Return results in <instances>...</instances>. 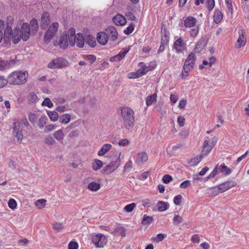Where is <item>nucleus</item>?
Wrapping results in <instances>:
<instances>
[{
	"instance_id": "1",
	"label": "nucleus",
	"mask_w": 249,
	"mask_h": 249,
	"mask_svg": "<svg viewBox=\"0 0 249 249\" xmlns=\"http://www.w3.org/2000/svg\"><path fill=\"white\" fill-rule=\"evenodd\" d=\"M28 76L27 71H16L9 74L7 80L10 85H21L25 83Z\"/></svg>"
},
{
	"instance_id": "2",
	"label": "nucleus",
	"mask_w": 249,
	"mask_h": 249,
	"mask_svg": "<svg viewBox=\"0 0 249 249\" xmlns=\"http://www.w3.org/2000/svg\"><path fill=\"white\" fill-rule=\"evenodd\" d=\"M121 114L123 117L124 127L128 130L131 129L134 126L135 122L134 111L130 107H122Z\"/></svg>"
},
{
	"instance_id": "3",
	"label": "nucleus",
	"mask_w": 249,
	"mask_h": 249,
	"mask_svg": "<svg viewBox=\"0 0 249 249\" xmlns=\"http://www.w3.org/2000/svg\"><path fill=\"white\" fill-rule=\"evenodd\" d=\"M69 62L63 57L52 59L48 64V68L52 69H60L68 66Z\"/></svg>"
},
{
	"instance_id": "4",
	"label": "nucleus",
	"mask_w": 249,
	"mask_h": 249,
	"mask_svg": "<svg viewBox=\"0 0 249 249\" xmlns=\"http://www.w3.org/2000/svg\"><path fill=\"white\" fill-rule=\"evenodd\" d=\"M120 164V159L118 158L114 161H112L109 164L102 170V173L108 175L115 171Z\"/></svg>"
},
{
	"instance_id": "5",
	"label": "nucleus",
	"mask_w": 249,
	"mask_h": 249,
	"mask_svg": "<svg viewBox=\"0 0 249 249\" xmlns=\"http://www.w3.org/2000/svg\"><path fill=\"white\" fill-rule=\"evenodd\" d=\"M92 241L96 247L103 248L107 243V240L104 234L98 233L92 236Z\"/></svg>"
},
{
	"instance_id": "6",
	"label": "nucleus",
	"mask_w": 249,
	"mask_h": 249,
	"mask_svg": "<svg viewBox=\"0 0 249 249\" xmlns=\"http://www.w3.org/2000/svg\"><path fill=\"white\" fill-rule=\"evenodd\" d=\"M238 33L239 34V36L235 44V48L237 49L240 48L242 46H244L247 42V39L245 36L246 32L245 30L243 29H239L238 30Z\"/></svg>"
},
{
	"instance_id": "7",
	"label": "nucleus",
	"mask_w": 249,
	"mask_h": 249,
	"mask_svg": "<svg viewBox=\"0 0 249 249\" xmlns=\"http://www.w3.org/2000/svg\"><path fill=\"white\" fill-rule=\"evenodd\" d=\"M53 44L55 46H59L61 48L66 49L68 46V36L66 34H62L59 40H54Z\"/></svg>"
},
{
	"instance_id": "8",
	"label": "nucleus",
	"mask_w": 249,
	"mask_h": 249,
	"mask_svg": "<svg viewBox=\"0 0 249 249\" xmlns=\"http://www.w3.org/2000/svg\"><path fill=\"white\" fill-rule=\"evenodd\" d=\"M106 32L107 34L108 39L112 41L116 40L118 34L115 27L113 26H108L106 30Z\"/></svg>"
},
{
	"instance_id": "9",
	"label": "nucleus",
	"mask_w": 249,
	"mask_h": 249,
	"mask_svg": "<svg viewBox=\"0 0 249 249\" xmlns=\"http://www.w3.org/2000/svg\"><path fill=\"white\" fill-rule=\"evenodd\" d=\"M236 183L233 181H228L219 184L218 186V193H223L228 189L235 186Z\"/></svg>"
},
{
	"instance_id": "10",
	"label": "nucleus",
	"mask_w": 249,
	"mask_h": 249,
	"mask_svg": "<svg viewBox=\"0 0 249 249\" xmlns=\"http://www.w3.org/2000/svg\"><path fill=\"white\" fill-rule=\"evenodd\" d=\"M31 28L30 25L27 23H23L21 26L22 39L23 41H27L30 36Z\"/></svg>"
},
{
	"instance_id": "11",
	"label": "nucleus",
	"mask_w": 249,
	"mask_h": 249,
	"mask_svg": "<svg viewBox=\"0 0 249 249\" xmlns=\"http://www.w3.org/2000/svg\"><path fill=\"white\" fill-rule=\"evenodd\" d=\"M196 59L195 54L193 53H191L185 60L184 66L187 68L193 69L194 67Z\"/></svg>"
},
{
	"instance_id": "12",
	"label": "nucleus",
	"mask_w": 249,
	"mask_h": 249,
	"mask_svg": "<svg viewBox=\"0 0 249 249\" xmlns=\"http://www.w3.org/2000/svg\"><path fill=\"white\" fill-rule=\"evenodd\" d=\"M49 14L47 12H44L41 16L40 27L42 29H46L50 23Z\"/></svg>"
},
{
	"instance_id": "13",
	"label": "nucleus",
	"mask_w": 249,
	"mask_h": 249,
	"mask_svg": "<svg viewBox=\"0 0 249 249\" xmlns=\"http://www.w3.org/2000/svg\"><path fill=\"white\" fill-rule=\"evenodd\" d=\"M129 51V48H123L117 55L111 57L110 59V61L111 62H117L121 61L124 57L125 55Z\"/></svg>"
},
{
	"instance_id": "14",
	"label": "nucleus",
	"mask_w": 249,
	"mask_h": 249,
	"mask_svg": "<svg viewBox=\"0 0 249 249\" xmlns=\"http://www.w3.org/2000/svg\"><path fill=\"white\" fill-rule=\"evenodd\" d=\"M213 144L212 145L209 144V141L208 140H205L203 144V149L201 151V155L204 157L208 155V154L212 150Z\"/></svg>"
},
{
	"instance_id": "15",
	"label": "nucleus",
	"mask_w": 249,
	"mask_h": 249,
	"mask_svg": "<svg viewBox=\"0 0 249 249\" xmlns=\"http://www.w3.org/2000/svg\"><path fill=\"white\" fill-rule=\"evenodd\" d=\"M12 38L14 44H17L19 41L22 38L21 32L19 28H16L14 29Z\"/></svg>"
},
{
	"instance_id": "16",
	"label": "nucleus",
	"mask_w": 249,
	"mask_h": 249,
	"mask_svg": "<svg viewBox=\"0 0 249 249\" xmlns=\"http://www.w3.org/2000/svg\"><path fill=\"white\" fill-rule=\"evenodd\" d=\"M97 40L101 45H106L108 40V36L106 32H101L97 34Z\"/></svg>"
},
{
	"instance_id": "17",
	"label": "nucleus",
	"mask_w": 249,
	"mask_h": 249,
	"mask_svg": "<svg viewBox=\"0 0 249 249\" xmlns=\"http://www.w3.org/2000/svg\"><path fill=\"white\" fill-rule=\"evenodd\" d=\"M16 62L17 61L16 60L0 61V70H3L9 68L14 65L16 63Z\"/></svg>"
},
{
	"instance_id": "18",
	"label": "nucleus",
	"mask_w": 249,
	"mask_h": 249,
	"mask_svg": "<svg viewBox=\"0 0 249 249\" xmlns=\"http://www.w3.org/2000/svg\"><path fill=\"white\" fill-rule=\"evenodd\" d=\"M113 22L117 25H124L126 23V19L122 15L117 14L112 18Z\"/></svg>"
},
{
	"instance_id": "19",
	"label": "nucleus",
	"mask_w": 249,
	"mask_h": 249,
	"mask_svg": "<svg viewBox=\"0 0 249 249\" xmlns=\"http://www.w3.org/2000/svg\"><path fill=\"white\" fill-rule=\"evenodd\" d=\"M185 46L186 43L181 37L177 39L174 44V48L178 52L181 51V50L179 48H184L185 47Z\"/></svg>"
},
{
	"instance_id": "20",
	"label": "nucleus",
	"mask_w": 249,
	"mask_h": 249,
	"mask_svg": "<svg viewBox=\"0 0 249 249\" xmlns=\"http://www.w3.org/2000/svg\"><path fill=\"white\" fill-rule=\"evenodd\" d=\"M196 19L193 17H188L184 20V26L186 27L191 28L196 25Z\"/></svg>"
},
{
	"instance_id": "21",
	"label": "nucleus",
	"mask_w": 249,
	"mask_h": 249,
	"mask_svg": "<svg viewBox=\"0 0 249 249\" xmlns=\"http://www.w3.org/2000/svg\"><path fill=\"white\" fill-rule=\"evenodd\" d=\"M148 160V156L145 152H141L138 154V157L136 160V162L139 164L141 165L143 162H145Z\"/></svg>"
},
{
	"instance_id": "22",
	"label": "nucleus",
	"mask_w": 249,
	"mask_h": 249,
	"mask_svg": "<svg viewBox=\"0 0 249 249\" xmlns=\"http://www.w3.org/2000/svg\"><path fill=\"white\" fill-rule=\"evenodd\" d=\"M168 39L169 38L167 35L165 34L164 37H162L161 39L160 45L158 51V53L163 52L164 51L165 47L167 46V43L168 42Z\"/></svg>"
},
{
	"instance_id": "23",
	"label": "nucleus",
	"mask_w": 249,
	"mask_h": 249,
	"mask_svg": "<svg viewBox=\"0 0 249 249\" xmlns=\"http://www.w3.org/2000/svg\"><path fill=\"white\" fill-rule=\"evenodd\" d=\"M112 145L110 144L106 143L104 144L98 152V155L100 156H103L110 149Z\"/></svg>"
},
{
	"instance_id": "24",
	"label": "nucleus",
	"mask_w": 249,
	"mask_h": 249,
	"mask_svg": "<svg viewBox=\"0 0 249 249\" xmlns=\"http://www.w3.org/2000/svg\"><path fill=\"white\" fill-rule=\"evenodd\" d=\"M85 38L83 37L82 34L78 33L76 35L75 44L79 48H83L84 45Z\"/></svg>"
},
{
	"instance_id": "25",
	"label": "nucleus",
	"mask_w": 249,
	"mask_h": 249,
	"mask_svg": "<svg viewBox=\"0 0 249 249\" xmlns=\"http://www.w3.org/2000/svg\"><path fill=\"white\" fill-rule=\"evenodd\" d=\"M85 42L91 47H94L96 45V42L94 37L91 35H88L85 38Z\"/></svg>"
},
{
	"instance_id": "26",
	"label": "nucleus",
	"mask_w": 249,
	"mask_h": 249,
	"mask_svg": "<svg viewBox=\"0 0 249 249\" xmlns=\"http://www.w3.org/2000/svg\"><path fill=\"white\" fill-rule=\"evenodd\" d=\"M158 206V211L160 212H164L168 209L169 207V204L167 202L163 201H158L157 204Z\"/></svg>"
},
{
	"instance_id": "27",
	"label": "nucleus",
	"mask_w": 249,
	"mask_h": 249,
	"mask_svg": "<svg viewBox=\"0 0 249 249\" xmlns=\"http://www.w3.org/2000/svg\"><path fill=\"white\" fill-rule=\"evenodd\" d=\"M203 158V157L201 156V155L197 156L190 160L188 162V164L191 166H196L201 161Z\"/></svg>"
},
{
	"instance_id": "28",
	"label": "nucleus",
	"mask_w": 249,
	"mask_h": 249,
	"mask_svg": "<svg viewBox=\"0 0 249 249\" xmlns=\"http://www.w3.org/2000/svg\"><path fill=\"white\" fill-rule=\"evenodd\" d=\"M223 18V14L221 11L218 10H215L213 20L215 23H219Z\"/></svg>"
},
{
	"instance_id": "29",
	"label": "nucleus",
	"mask_w": 249,
	"mask_h": 249,
	"mask_svg": "<svg viewBox=\"0 0 249 249\" xmlns=\"http://www.w3.org/2000/svg\"><path fill=\"white\" fill-rule=\"evenodd\" d=\"M29 25L30 26H31L32 32L36 33L38 29L37 20L35 18H32L30 21Z\"/></svg>"
},
{
	"instance_id": "30",
	"label": "nucleus",
	"mask_w": 249,
	"mask_h": 249,
	"mask_svg": "<svg viewBox=\"0 0 249 249\" xmlns=\"http://www.w3.org/2000/svg\"><path fill=\"white\" fill-rule=\"evenodd\" d=\"M71 118V116L69 114H63L59 117V122L61 124H67L70 122Z\"/></svg>"
},
{
	"instance_id": "31",
	"label": "nucleus",
	"mask_w": 249,
	"mask_h": 249,
	"mask_svg": "<svg viewBox=\"0 0 249 249\" xmlns=\"http://www.w3.org/2000/svg\"><path fill=\"white\" fill-rule=\"evenodd\" d=\"M103 165V163L101 160L95 159L92 163V169L95 171H97L102 167Z\"/></svg>"
},
{
	"instance_id": "32",
	"label": "nucleus",
	"mask_w": 249,
	"mask_h": 249,
	"mask_svg": "<svg viewBox=\"0 0 249 249\" xmlns=\"http://www.w3.org/2000/svg\"><path fill=\"white\" fill-rule=\"evenodd\" d=\"M58 27V24L57 22H53L52 24L50 26L48 30L46 31L48 32L51 35H53L54 36L55 33L57 31Z\"/></svg>"
},
{
	"instance_id": "33",
	"label": "nucleus",
	"mask_w": 249,
	"mask_h": 249,
	"mask_svg": "<svg viewBox=\"0 0 249 249\" xmlns=\"http://www.w3.org/2000/svg\"><path fill=\"white\" fill-rule=\"evenodd\" d=\"M157 98V95L153 94L150 96H148L146 98V104L147 106H149L152 105V103L156 102Z\"/></svg>"
},
{
	"instance_id": "34",
	"label": "nucleus",
	"mask_w": 249,
	"mask_h": 249,
	"mask_svg": "<svg viewBox=\"0 0 249 249\" xmlns=\"http://www.w3.org/2000/svg\"><path fill=\"white\" fill-rule=\"evenodd\" d=\"M23 131V126L21 122L17 121L14 123L13 132H19Z\"/></svg>"
},
{
	"instance_id": "35",
	"label": "nucleus",
	"mask_w": 249,
	"mask_h": 249,
	"mask_svg": "<svg viewBox=\"0 0 249 249\" xmlns=\"http://www.w3.org/2000/svg\"><path fill=\"white\" fill-rule=\"evenodd\" d=\"M100 188V184L95 182H91L88 185V188L92 191H97Z\"/></svg>"
},
{
	"instance_id": "36",
	"label": "nucleus",
	"mask_w": 249,
	"mask_h": 249,
	"mask_svg": "<svg viewBox=\"0 0 249 249\" xmlns=\"http://www.w3.org/2000/svg\"><path fill=\"white\" fill-rule=\"evenodd\" d=\"M153 221V218L151 216L144 215L142 221V223L143 225H149Z\"/></svg>"
},
{
	"instance_id": "37",
	"label": "nucleus",
	"mask_w": 249,
	"mask_h": 249,
	"mask_svg": "<svg viewBox=\"0 0 249 249\" xmlns=\"http://www.w3.org/2000/svg\"><path fill=\"white\" fill-rule=\"evenodd\" d=\"M47 114L50 119L53 122L57 121L58 119V115L56 111H48Z\"/></svg>"
},
{
	"instance_id": "38",
	"label": "nucleus",
	"mask_w": 249,
	"mask_h": 249,
	"mask_svg": "<svg viewBox=\"0 0 249 249\" xmlns=\"http://www.w3.org/2000/svg\"><path fill=\"white\" fill-rule=\"evenodd\" d=\"M219 170L225 175H228L231 173V170L229 169L225 164H222L219 167Z\"/></svg>"
},
{
	"instance_id": "39",
	"label": "nucleus",
	"mask_w": 249,
	"mask_h": 249,
	"mask_svg": "<svg viewBox=\"0 0 249 249\" xmlns=\"http://www.w3.org/2000/svg\"><path fill=\"white\" fill-rule=\"evenodd\" d=\"M48 119L46 116L41 117L38 120V125L40 128H42L46 124Z\"/></svg>"
},
{
	"instance_id": "40",
	"label": "nucleus",
	"mask_w": 249,
	"mask_h": 249,
	"mask_svg": "<svg viewBox=\"0 0 249 249\" xmlns=\"http://www.w3.org/2000/svg\"><path fill=\"white\" fill-rule=\"evenodd\" d=\"M53 136L58 141L63 139L64 134L61 130H58L53 133Z\"/></svg>"
},
{
	"instance_id": "41",
	"label": "nucleus",
	"mask_w": 249,
	"mask_h": 249,
	"mask_svg": "<svg viewBox=\"0 0 249 249\" xmlns=\"http://www.w3.org/2000/svg\"><path fill=\"white\" fill-rule=\"evenodd\" d=\"M12 28L10 27L7 26L4 32V36H5V38H7L8 40H10V37L12 35Z\"/></svg>"
},
{
	"instance_id": "42",
	"label": "nucleus",
	"mask_w": 249,
	"mask_h": 249,
	"mask_svg": "<svg viewBox=\"0 0 249 249\" xmlns=\"http://www.w3.org/2000/svg\"><path fill=\"white\" fill-rule=\"evenodd\" d=\"M134 29V24L133 23H131L126 29L124 31V33L126 35H129L131 34Z\"/></svg>"
},
{
	"instance_id": "43",
	"label": "nucleus",
	"mask_w": 249,
	"mask_h": 249,
	"mask_svg": "<svg viewBox=\"0 0 249 249\" xmlns=\"http://www.w3.org/2000/svg\"><path fill=\"white\" fill-rule=\"evenodd\" d=\"M37 97L35 93L30 92L28 95V100L31 103H36L37 100Z\"/></svg>"
},
{
	"instance_id": "44",
	"label": "nucleus",
	"mask_w": 249,
	"mask_h": 249,
	"mask_svg": "<svg viewBox=\"0 0 249 249\" xmlns=\"http://www.w3.org/2000/svg\"><path fill=\"white\" fill-rule=\"evenodd\" d=\"M151 69L149 66H145L143 69H140L138 70V73H140L141 76L146 74L149 71H151Z\"/></svg>"
},
{
	"instance_id": "45",
	"label": "nucleus",
	"mask_w": 249,
	"mask_h": 249,
	"mask_svg": "<svg viewBox=\"0 0 249 249\" xmlns=\"http://www.w3.org/2000/svg\"><path fill=\"white\" fill-rule=\"evenodd\" d=\"M45 142L49 145L53 144L55 141L51 135H48L45 139Z\"/></svg>"
},
{
	"instance_id": "46",
	"label": "nucleus",
	"mask_w": 249,
	"mask_h": 249,
	"mask_svg": "<svg viewBox=\"0 0 249 249\" xmlns=\"http://www.w3.org/2000/svg\"><path fill=\"white\" fill-rule=\"evenodd\" d=\"M207 7L209 11H211L215 5L214 0H207Z\"/></svg>"
},
{
	"instance_id": "47",
	"label": "nucleus",
	"mask_w": 249,
	"mask_h": 249,
	"mask_svg": "<svg viewBox=\"0 0 249 249\" xmlns=\"http://www.w3.org/2000/svg\"><path fill=\"white\" fill-rule=\"evenodd\" d=\"M46 200L44 199H38L36 201L35 204L36 206L38 207V208H42L45 206L46 205Z\"/></svg>"
},
{
	"instance_id": "48",
	"label": "nucleus",
	"mask_w": 249,
	"mask_h": 249,
	"mask_svg": "<svg viewBox=\"0 0 249 249\" xmlns=\"http://www.w3.org/2000/svg\"><path fill=\"white\" fill-rule=\"evenodd\" d=\"M8 204L9 208L13 210L15 209L17 206L16 201L13 198H11L9 200Z\"/></svg>"
},
{
	"instance_id": "49",
	"label": "nucleus",
	"mask_w": 249,
	"mask_h": 249,
	"mask_svg": "<svg viewBox=\"0 0 249 249\" xmlns=\"http://www.w3.org/2000/svg\"><path fill=\"white\" fill-rule=\"evenodd\" d=\"M136 207V204L134 203L128 204L124 208V210L128 213L131 212L134 208Z\"/></svg>"
},
{
	"instance_id": "50",
	"label": "nucleus",
	"mask_w": 249,
	"mask_h": 249,
	"mask_svg": "<svg viewBox=\"0 0 249 249\" xmlns=\"http://www.w3.org/2000/svg\"><path fill=\"white\" fill-rule=\"evenodd\" d=\"M53 36V35H51V34L46 32L44 35V41L46 43H48L50 41L51 39L52 38Z\"/></svg>"
},
{
	"instance_id": "51",
	"label": "nucleus",
	"mask_w": 249,
	"mask_h": 249,
	"mask_svg": "<svg viewBox=\"0 0 249 249\" xmlns=\"http://www.w3.org/2000/svg\"><path fill=\"white\" fill-rule=\"evenodd\" d=\"M83 57L88 60L91 64L94 63L96 59V56L91 54L84 55Z\"/></svg>"
},
{
	"instance_id": "52",
	"label": "nucleus",
	"mask_w": 249,
	"mask_h": 249,
	"mask_svg": "<svg viewBox=\"0 0 249 249\" xmlns=\"http://www.w3.org/2000/svg\"><path fill=\"white\" fill-rule=\"evenodd\" d=\"M42 105L47 106L50 108L53 106V104L51 102L49 98H46L42 103Z\"/></svg>"
},
{
	"instance_id": "53",
	"label": "nucleus",
	"mask_w": 249,
	"mask_h": 249,
	"mask_svg": "<svg viewBox=\"0 0 249 249\" xmlns=\"http://www.w3.org/2000/svg\"><path fill=\"white\" fill-rule=\"evenodd\" d=\"M53 228L56 231L58 232L63 228V226L61 223L55 222L53 224Z\"/></svg>"
},
{
	"instance_id": "54",
	"label": "nucleus",
	"mask_w": 249,
	"mask_h": 249,
	"mask_svg": "<svg viewBox=\"0 0 249 249\" xmlns=\"http://www.w3.org/2000/svg\"><path fill=\"white\" fill-rule=\"evenodd\" d=\"M182 196L180 195H178L174 197V203L176 205L179 206L181 205V199H182Z\"/></svg>"
},
{
	"instance_id": "55",
	"label": "nucleus",
	"mask_w": 249,
	"mask_h": 249,
	"mask_svg": "<svg viewBox=\"0 0 249 249\" xmlns=\"http://www.w3.org/2000/svg\"><path fill=\"white\" fill-rule=\"evenodd\" d=\"M198 27H196L191 29L190 32V36L192 37H196L198 34Z\"/></svg>"
},
{
	"instance_id": "56",
	"label": "nucleus",
	"mask_w": 249,
	"mask_h": 249,
	"mask_svg": "<svg viewBox=\"0 0 249 249\" xmlns=\"http://www.w3.org/2000/svg\"><path fill=\"white\" fill-rule=\"evenodd\" d=\"M218 165H217L212 171V172L207 177V179L214 178L217 174Z\"/></svg>"
},
{
	"instance_id": "57",
	"label": "nucleus",
	"mask_w": 249,
	"mask_h": 249,
	"mask_svg": "<svg viewBox=\"0 0 249 249\" xmlns=\"http://www.w3.org/2000/svg\"><path fill=\"white\" fill-rule=\"evenodd\" d=\"M191 184L190 181L189 180H186L184 181L183 182H182L180 184L179 187L181 189H186L188 187L191 186Z\"/></svg>"
},
{
	"instance_id": "58",
	"label": "nucleus",
	"mask_w": 249,
	"mask_h": 249,
	"mask_svg": "<svg viewBox=\"0 0 249 249\" xmlns=\"http://www.w3.org/2000/svg\"><path fill=\"white\" fill-rule=\"evenodd\" d=\"M140 73H138V70L135 72H132L128 74V78L130 79L137 78L141 77Z\"/></svg>"
},
{
	"instance_id": "59",
	"label": "nucleus",
	"mask_w": 249,
	"mask_h": 249,
	"mask_svg": "<svg viewBox=\"0 0 249 249\" xmlns=\"http://www.w3.org/2000/svg\"><path fill=\"white\" fill-rule=\"evenodd\" d=\"M172 180V177L169 175H165L162 178V181L164 183L167 184Z\"/></svg>"
},
{
	"instance_id": "60",
	"label": "nucleus",
	"mask_w": 249,
	"mask_h": 249,
	"mask_svg": "<svg viewBox=\"0 0 249 249\" xmlns=\"http://www.w3.org/2000/svg\"><path fill=\"white\" fill-rule=\"evenodd\" d=\"M78 245L77 242L71 241L68 245V249H77Z\"/></svg>"
},
{
	"instance_id": "61",
	"label": "nucleus",
	"mask_w": 249,
	"mask_h": 249,
	"mask_svg": "<svg viewBox=\"0 0 249 249\" xmlns=\"http://www.w3.org/2000/svg\"><path fill=\"white\" fill-rule=\"evenodd\" d=\"M190 68H187L185 66H183V70L181 72V77L182 78H185L187 75V73L190 70Z\"/></svg>"
},
{
	"instance_id": "62",
	"label": "nucleus",
	"mask_w": 249,
	"mask_h": 249,
	"mask_svg": "<svg viewBox=\"0 0 249 249\" xmlns=\"http://www.w3.org/2000/svg\"><path fill=\"white\" fill-rule=\"evenodd\" d=\"M68 39H69L70 44L73 46L75 44L76 36H68Z\"/></svg>"
},
{
	"instance_id": "63",
	"label": "nucleus",
	"mask_w": 249,
	"mask_h": 249,
	"mask_svg": "<svg viewBox=\"0 0 249 249\" xmlns=\"http://www.w3.org/2000/svg\"><path fill=\"white\" fill-rule=\"evenodd\" d=\"M29 120L31 123H35L36 119V116L34 113H30L28 116Z\"/></svg>"
},
{
	"instance_id": "64",
	"label": "nucleus",
	"mask_w": 249,
	"mask_h": 249,
	"mask_svg": "<svg viewBox=\"0 0 249 249\" xmlns=\"http://www.w3.org/2000/svg\"><path fill=\"white\" fill-rule=\"evenodd\" d=\"M173 220L177 224H179L182 222L183 219L180 216L176 215L174 217Z\"/></svg>"
}]
</instances>
